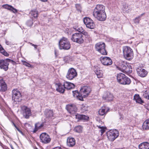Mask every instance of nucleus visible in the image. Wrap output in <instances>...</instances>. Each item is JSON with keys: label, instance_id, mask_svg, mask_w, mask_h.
<instances>
[{"label": "nucleus", "instance_id": "f257e3e1", "mask_svg": "<svg viewBox=\"0 0 149 149\" xmlns=\"http://www.w3.org/2000/svg\"><path fill=\"white\" fill-rule=\"evenodd\" d=\"M91 91L90 88L87 86H84L81 89L79 93L77 91H72L74 97H77L78 100H83V98L88 96Z\"/></svg>", "mask_w": 149, "mask_h": 149}, {"label": "nucleus", "instance_id": "f03ea898", "mask_svg": "<svg viewBox=\"0 0 149 149\" xmlns=\"http://www.w3.org/2000/svg\"><path fill=\"white\" fill-rule=\"evenodd\" d=\"M118 82L123 85H129L131 83L130 79L123 73H119L117 76Z\"/></svg>", "mask_w": 149, "mask_h": 149}, {"label": "nucleus", "instance_id": "7ed1b4c3", "mask_svg": "<svg viewBox=\"0 0 149 149\" xmlns=\"http://www.w3.org/2000/svg\"><path fill=\"white\" fill-rule=\"evenodd\" d=\"M59 47L60 49L68 50L70 48V44L68 39L63 37L59 42Z\"/></svg>", "mask_w": 149, "mask_h": 149}, {"label": "nucleus", "instance_id": "20e7f679", "mask_svg": "<svg viewBox=\"0 0 149 149\" xmlns=\"http://www.w3.org/2000/svg\"><path fill=\"white\" fill-rule=\"evenodd\" d=\"M123 53L125 58L128 60L132 59L133 56V51L130 47L124 46L123 47Z\"/></svg>", "mask_w": 149, "mask_h": 149}, {"label": "nucleus", "instance_id": "39448f33", "mask_svg": "<svg viewBox=\"0 0 149 149\" xmlns=\"http://www.w3.org/2000/svg\"><path fill=\"white\" fill-rule=\"evenodd\" d=\"M95 48L96 51L103 55L107 54L106 50V45L104 43L100 42L97 43L95 45Z\"/></svg>", "mask_w": 149, "mask_h": 149}, {"label": "nucleus", "instance_id": "423d86ee", "mask_svg": "<svg viewBox=\"0 0 149 149\" xmlns=\"http://www.w3.org/2000/svg\"><path fill=\"white\" fill-rule=\"evenodd\" d=\"M82 35L80 33H75L72 34L71 38V40L74 42L79 44L82 43L84 42Z\"/></svg>", "mask_w": 149, "mask_h": 149}, {"label": "nucleus", "instance_id": "0eeeda50", "mask_svg": "<svg viewBox=\"0 0 149 149\" xmlns=\"http://www.w3.org/2000/svg\"><path fill=\"white\" fill-rule=\"evenodd\" d=\"M119 134L118 131L115 130H110L107 133V136L109 139L111 141H113L119 136Z\"/></svg>", "mask_w": 149, "mask_h": 149}, {"label": "nucleus", "instance_id": "6e6552de", "mask_svg": "<svg viewBox=\"0 0 149 149\" xmlns=\"http://www.w3.org/2000/svg\"><path fill=\"white\" fill-rule=\"evenodd\" d=\"M12 93V99L14 102H19L21 100V93L17 89H13Z\"/></svg>", "mask_w": 149, "mask_h": 149}, {"label": "nucleus", "instance_id": "1a4fd4ad", "mask_svg": "<svg viewBox=\"0 0 149 149\" xmlns=\"http://www.w3.org/2000/svg\"><path fill=\"white\" fill-rule=\"evenodd\" d=\"M84 22L87 27L90 29H94L95 25L92 19L90 18L86 17L84 19Z\"/></svg>", "mask_w": 149, "mask_h": 149}, {"label": "nucleus", "instance_id": "9d476101", "mask_svg": "<svg viewBox=\"0 0 149 149\" xmlns=\"http://www.w3.org/2000/svg\"><path fill=\"white\" fill-rule=\"evenodd\" d=\"M21 109L23 115L25 118L28 119L31 116V112L29 108L26 106H23L21 107Z\"/></svg>", "mask_w": 149, "mask_h": 149}, {"label": "nucleus", "instance_id": "9b49d317", "mask_svg": "<svg viewBox=\"0 0 149 149\" xmlns=\"http://www.w3.org/2000/svg\"><path fill=\"white\" fill-rule=\"evenodd\" d=\"M40 139L41 142L45 144L49 143L51 141L49 136L45 133L41 134L40 136Z\"/></svg>", "mask_w": 149, "mask_h": 149}, {"label": "nucleus", "instance_id": "f8f14e48", "mask_svg": "<svg viewBox=\"0 0 149 149\" xmlns=\"http://www.w3.org/2000/svg\"><path fill=\"white\" fill-rule=\"evenodd\" d=\"M77 75V73L73 68H71L68 70L66 77L69 80H72Z\"/></svg>", "mask_w": 149, "mask_h": 149}, {"label": "nucleus", "instance_id": "ddd939ff", "mask_svg": "<svg viewBox=\"0 0 149 149\" xmlns=\"http://www.w3.org/2000/svg\"><path fill=\"white\" fill-rule=\"evenodd\" d=\"M117 68L118 70L123 72L130 73L132 72V70H129L130 67L124 63H121L119 66L117 67Z\"/></svg>", "mask_w": 149, "mask_h": 149}, {"label": "nucleus", "instance_id": "4468645a", "mask_svg": "<svg viewBox=\"0 0 149 149\" xmlns=\"http://www.w3.org/2000/svg\"><path fill=\"white\" fill-rule=\"evenodd\" d=\"M100 59L102 64L105 65H109L112 63V60L109 57L107 56L104 57L102 56L100 58Z\"/></svg>", "mask_w": 149, "mask_h": 149}, {"label": "nucleus", "instance_id": "2eb2a0df", "mask_svg": "<svg viewBox=\"0 0 149 149\" xmlns=\"http://www.w3.org/2000/svg\"><path fill=\"white\" fill-rule=\"evenodd\" d=\"M94 16L97 19L100 21H104L106 18L105 12L98 13L93 14Z\"/></svg>", "mask_w": 149, "mask_h": 149}, {"label": "nucleus", "instance_id": "dca6fc26", "mask_svg": "<svg viewBox=\"0 0 149 149\" xmlns=\"http://www.w3.org/2000/svg\"><path fill=\"white\" fill-rule=\"evenodd\" d=\"M9 63L7 59L5 60H0V69L5 71H7L8 69Z\"/></svg>", "mask_w": 149, "mask_h": 149}, {"label": "nucleus", "instance_id": "f3484780", "mask_svg": "<svg viewBox=\"0 0 149 149\" xmlns=\"http://www.w3.org/2000/svg\"><path fill=\"white\" fill-rule=\"evenodd\" d=\"M66 109L71 114H75L77 111V109L74 104H68L66 106Z\"/></svg>", "mask_w": 149, "mask_h": 149}, {"label": "nucleus", "instance_id": "a211bd4d", "mask_svg": "<svg viewBox=\"0 0 149 149\" xmlns=\"http://www.w3.org/2000/svg\"><path fill=\"white\" fill-rule=\"evenodd\" d=\"M105 7L103 5H97L94 10L93 14L98 13L105 12Z\"/></svg>", "mask_w": 149, "mask_h": 149}, {"label": "nucleus", "instance_id": "6ab92c4d", "mask_svg": "<svg viewBox=\"0 0 149 149\" xmlns=\"http://www.w3.org/2000/svg\"><path fill=\"white\" fill-rule=\"evenodd\" d=\"M136 70L138 75L142 77H144L147 74V71L141 67H138Z\"/></svg>", "mask_w": 149, "mask_h": 149}, {"label": "nucleus", "instance_id": "aec40b11", "mask_svg": "<svg viewBox=\"0 0 149 149\" xmlns=\"http://www.w3.org/2000/svg\"><path fill=\"white\" fill-rule=\"evenodd\" d=\"M102 98L107 101H111L113 100V94L110 92H107L103 95Z\"/></svg>", "mask_w": 149, "mask_h": 149}, {"label": "nucleus", "instance_id": "412c9836", "mask_svg": "<svg viewBox=\"0 0 149 149\" xmlns=\"http://www.w3.org/2000/svg\"><path fill=\"white\" fill-rule=\"evenodd\" d=\"M63 86L65 89L68 90L74 88L75 86L74 84L68 81L64 82Z\"/></svg>", "mask_w": 149, "mask_h": 149}, {"label": "nucleus", "instance_id": "4be33fe9", "mask_svg": "<svg viewBox=\"0 0 149 149\" xmlns=\"http://www.w3.org/2000/svg\"><path fill=\"white\" fill-rule=\"evenodd\" d=\"M109 109L105 106H103L98 111V113L100 116H103L106 114Z\"/></svg>", "mask_w": 149, "mask_h": 149}, {"label": "nucleus", "instance_id": "5701e85b", "mask_svg": "<svg viewBox=\"0 0 149 149\" xmlns=\"http://www.w3.org/2000/svg\"><path fill=\"white\" fill-rule=\"evenodd\" d=\"M3 7L5 8L8 9L14 13H16L17 12V10L11 6L5 4L3 5Z\"/></svg>", "mask_w": 149, "mask_h": 149}, {"label": "nucleus", "instance_id": "b1692460", "mask_svg": "<svg viewBox=\"0 0 149 149\" xmlns=\"http://www.w3.org/2000/svg\"><path fill=\"white\" fill-rule=\"evenodd\" d=\"M45 114L47 118H51L53 116V112L52 111L48 109L45 110Z\"/></svg>", "mask_w": 149, "mask_h": 149}, {"label": "nucleus", "instance_id": "393cba45", "mask_svg": "<svg viewBox=\"0 0 149 149\" xmlns=\"http://www.w3.org/2000/svg\"><path fill=\"white\" fill-rule=\"evenodd\" d=\"M44 126L43 123H40L38 122L36 123L35 125V128L33 131L34 133H36L38 130L42 128Z\"/></svg>", "mask_w": 149, "mask_h": 149}, {"label": "nucleus", "instance_id": "a878e982", "mask_svg": "<svg viewBox=\"0 0 149 149\" xmlns=\"http://www.w3.org/2000/svg\"><path fill=\"white\" fill-rule=\"evenodd\" d=\"M67 144L69 146H73L75 144V139L73 138H68L67 139Z\"/></svg>", "mask_w": 149, "mask_h": 149}, {"label": "nucleus", "instance_id": "bb28decb", "mask_svg": "<svg viewBox=\"0 0 149 149\" xmlns=\"http://www.w3.org/2000/svg\"><path fill=\"white\" fill-rule=\"evenodd\" d=\"M65 89L63 85L62 84L60 83L58 84L57 87L56 88V90L58 92L63 93L65 91Z\"/></svg>", "mask_w": 149, "mask_h": 149}, {"label": "nucleus", "instance_id": "cd10ccee", "mask_svg": "<svg viewBox=\"0 0 149 149\" xmlns=\"http://www.w3.org/2000/svg\"><path fill=\"white\" fill-rule=\"evenodd\" d=\"M134 100L136 102L140 104H142L144 103V101L142 100L138 94H135L134 97Z\"/></svg>", "mask_w": 149, "mask_h": 149}, {"label": "nucleus", "instance_id": "c85d7f7f", "mask_svg": "<svg viewBox=\"0 0 149 149\" xmlns=\"http://www.w3.org/2000/svg\"><path fill=\"white\" fill-rule=\"evenodd\" d=\"M76 119L79 120H88L89 118V117L84 115H80L77 114L75 116Z\"/></svg>", "mask_w": 149, "mask_h": 149}, {"label": "nucleus", "instance_id": "c756f323", "mask_svg": "<svg viewBox=\"0 0 149 149\" xmlns=\"http://www.w3.org/2000/svg\"><path fill=\"white\" fill-rule=\"evenodd\" d=\"M139 149H149V143L144 142L141 143L139 146Z\"/></svg>", "mask_w": 149, "mask_h": 149}, {"label": "nucleus", "instance_id": "7c9ffc66", "mask_svg": "<svg viewBox=\"0 0 149 149\" xmlns=\"http://www.w3.org/2000/svg\"><path fill=\"white\" fill-rule=\"evenodd\" d=\"M0 86L1 87V91L4 92L7 89L6 84L3 80L0 83Z\"/></svg>", "mask_w": 149, "mask_h": 149}, {"label": "nucleus", "instance_id": "2f4dec72", "mask_svg": "<svg viewBox=\"0 0 149 149\" xmlns=\"http://www.w3.org/2000/svg\"><path fill=\"white\" fill-rule=\"evenodd\" d=\"M142 127L143 129L144 130L149 129V119L146 120L143 123Z\"/></svg>", "mask_w": 149, "mask_h": 149}, {"label": "nucleus", "instance_id": "473e14b6", "mask_svg": "<svg viewBox=\"0 0 149 149\" xmlns=\"http://www.w3.org/2000/svg\"><path fill=\"white\" fill-rule=\"evenodd\" d=\"M30 14L32 17V18H37L38 16V12L36 10H32L31 11Z\"/></svg>", "mask_w": 149, "mask_h": 149}, {"label": "nucleus", "instance_id": "72a5a7b5", "mask_svg": "<svg viewBox=\"0 0 149 149\" xmlns=\"http://www.w3.org/2000/svg\"><path fill=\"white\" fill-rule=\"evenodd\" d=\"M81 34H83L84 35L85 38L89 40H91V38L90 36V35L88 34V33L86 31L84 30L81 33Z\"/></svg>", "mask_w": 149, "mask_h": 149}, {"label": "nucleus", "instance_id": "f704fd0d", "mask_svg": "<svg viewBox=\"0 0 149 149\" xmlns=\"http://www.w3.org/2000/svg\"><path fill=\"white\" fill-rule=\"evenodd\" d=\"M95 72L98 78H101L103 76V72L100 70H95Z\"/></svg>", "mask_w": 149, "mask_h": 149}, {"label": "nucleus", "instance_id": "c9c22d12", "mask_svg": "<svg viewBox=\"0 0 149 149\" xmlns=\"http://www.w3.org/2000/svg\"><path fill=\"white\" fill-rule=\"evenodd\" d=\"M81 111L83 113H85L88 111V108L86 105L82 104L81 105Z\"/></svg>", "mask_w": 149, "mask_h": 149}, {"label": "nucleus", "instance_id": "e433bc0d", "mask_svg": "<svg viewBox=\"0 0 149 149\" xmlns=\"http://www.w3.org/2000/svg\"><path fill=\"white\" fill-rule=\"evenodd\" d=\"M73 28L76 31L80 32L81 33L84 30L81 27L79 26H74Z\"/></svg>", "mask_w": 149, "mask_h": 149}, {"label": "nucleus", "instance_id": "4c0bfd02", "mask_svg": "<svg viewBox=\"0 0 149 149\" xmlns=\"http://www.w3.org/2000/svg\"><path fill=\"white\" fill-rule=\"evenodd\" d=\"M144 14V13L141 14V15L136 17L133 20L134 22L136 24H139V21L140 19V18Z\"/></svg>", "mask_w": 149, "mask_h": 149}, {"label": "nucleus", "instance_id": "58836bf2", "mask_svg": "<svg viewBox=\"0 0 149 149\" xmlns=\"http://www.w3.org/2000/svg\"><path fill=\"white\" fill-rule=\"evenodd\" d=\"M143 96L146 99H148L149 96V90H147L143 92Z\"/></svg>", "mask_w": 149, "mask_h": 149}, {"label": "nucleus", "instance_id": "ea45409f", "mask_svg": "<svg viewBox=\"0 0 149 149\" xmlns=\"http://www.w3.org/2000/svg\"><path fill=\"white\" fill-rule=\"evenodd\" d=\"M74 130L76 132L81 133L82 132V127L80 126H78L75 127Z\"/></svg>", "mask_w": 149, "mask_h": 149}, {"label": "nucleus", "instance_id": "a19ab883", "mask_svg": "<svg viewBox=\"0 0 149 149\" xmlns=\"http://www.w3.org/2000/svg\"><path fill=\"white\" fill-rule=\"evenodd\" d=\"M97 127L101 129L100 131L101 133V134L102 135L104 132L105 131L104 127L103 126L100 127V126H97Z\"/></svg>", "mask_w": 149, "mask_h": 149}, {"label": "nucleus", "instance_id": "79ce46f5", "mask_svg": "<svg viewBox=\"0 0 149 149\" xmlns=\"http://www.w3.org/2000/svg\"><path fill=\"white\" fill-rule=\"evenodd\" d=\"M22 61L24 65L28 67H31V65L29 63L26 62V61Z\"/></svg>", "mask_w": 149, "mask_h": 149}, {"label": "nucleus", "instance_id": "37998d69", "mask_svg": "<svg viewBox=\"0 0 149 149\" xmlns=\"http://www.w3.org/2000/svg\"><path fill=\"white\" fill-rule=\"evenodd\" d=\"M33 24V22L32 20H28V21L26 23L27 24V25L28 26H31L32 25V24Z\"/></svg>", "mask_w": 149, "mask_h": 149}, {"label": "nucleus", "instance_id": "c03bdc74", "mask_svg": "<svg viewBox=\"0 0 149 149\" xmlns=\"http://www.w3.org/2000/svg\"><path fill=\"white\" fill-rule=\"evenodd\" d=\"M7 60L8 61V63H9V62L13 64H14L15 63V62L9 59H7Z\"/></svg>", "mask_w": 149, "mask_h": 149}, {"label": "nucleus", "instance_id": "a18cd8bd", "mask_svg": "<svg viewBox=\"0 0 149 149\" xmlns=\"http://www.w3.org/2000/svg\"><path fill=\"white\" fill-rule=\"evenodd\" d=\"M61 148L60 147H55L52 149H61Z\"/></svg>", "mask_w": 149, "mask_h": 149}, {"label": "nucleus", "instance_id": "49530a36", "mask_svg": "<svg viewBox=\"0 0 149 149\" xmlns=\"http://www.w3.org/2000/svg\"><path fill=\"white\" fill-rule=\"evenodd\" d=\"M3 80L2 77L0 76V83Z\"/></svg>", "mask_w": 149, "mask_h": 149}, {"label": "nucleus", "instance_id": "de8ad7c7", "mask_svg": "<svg viewBox=\"0 0 149 149\" xmlns=\"http://www.w3.org/2000/svg\"><path fill=\"white\" fill-rule=\"evenodd\" d=\"M19 132L21 133V134H22L23 135V132L20 130H19Z\"/></svg>", "mask_w": 149, "mask_h": 149}, {"label": "nucleus", "instance_id": "09e8293b", "mask_svg": "<svg viewBox=\"0 0 149 149\" xmlns=\"http://www.w3.org/2000/svg\"><path fill=\"white\" fill-rule=\"evenodd\" d=\"M40 0L42 2H46V1H47V0Z\"/></svg>", "mask_w": 149, "mask_h": 149}, {"label": "nucleus", "instance_id": "8fccbe9b", "mask_svg": "<svg viewBox=\"0 0 149 149\" xmlns=\"http://www.w3.org/2000/svg\"><path fill=\"white\" fill-rule=\"evenodd\" d=\"M13 125H14V126H15V128H16L17 127L16 126V125L13 123Z\"/></svg>", "mask_w": 149, "mask_h": 149}, {"label": "nucleus", "instance_id": "3c124183", "mask_svg": "<svg viewBox=\"0 0 149 149\" xmlns=\"http://www.w3.org/2000/svg\"><path fill=\"white\" fill-rule=\"evenodd\" d=\"M37 46L35 45V46H33L35 49H37Z\"/></svg>", "mask_w": 149, "mask_h": 149}, {"label": "nucleus", "instance_id": "603ef678", "mask_svg": "<svg viewBox=\"0 0 149 149\" xmlns=\"http://www.w3.org/2000/svg\"><path fill=\"white\" fill-rule=\"evenodd\" d=\"M16 129H17V130L18 131H19V130H20L18 127H17L16 128Z\"/></svg>", "mask_w": 149, "mask_h": 149}, {"label": "nucleus", "instance_id": "864d4df0", "mask_svg": "<svg viewBox=\"0 0 149 149\" xmlns=\"http://www.w3.org/2000/svg\"><path fill=\"white\" fill-rule=\"evenodd\" d=\"M31 44L32 46H35V45H34L33 44H32V43H31Z\"/></svg>", "mask_w": 149, "mask_h": 149}, {"label": "nucleus", "instance_id": "5fc2aeb1", "mask_svg": "<svg viewBox=\"0 0 149 149\" xmlns=\"http://www.w3.org/2000/svg\"><path fill=\"white\" fill-rule=\"evenodd\" d=\"M11 148L12 149H14V148H13V146H11Z\"/></svg>", "mask_w": 149, "mask_h": 149}, {"label": "nucleus", "instance_id": "6e6d98bb", "mask_svg": "<svg viewBox=\"0 0 149 149\" xmlns=\"http://www.w3.org/2000/svg\"><path fill=\"white\" fill-rule=\"evenodd\" d=\"M148 99L149 100V96H148Z\"/></svg>", "mask_w": 149, "mask_h": 149}, {"label": "nucleus", "instance_id": "4d7b16f0", "mask_svg": "<svg viewBox=\"0 0 149 149\" xmlns=\"http://www.w3.org/2000/svg\"><path fill=\"white\" fill-rule=\"evenodd\" d=\"M148 109L149 111V108H148Z\"/></svg>", "mask_w": 149, "mask_h": 149}, {"label": "nucleus", "instance_id": "13d9d810", "mask_svg": "<svg viewBox=\"0 0 149 149\" xmlns=\"http://www.w3.org/2000/svg\"><path fill=\"white\" fill-rule=\"evenodd\" d=\"M36 149H38L37 148H36Z\"/></svg>", "mask_w": 149, "mask_h": 149}]
</instances>
